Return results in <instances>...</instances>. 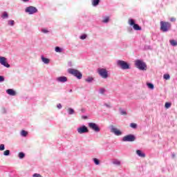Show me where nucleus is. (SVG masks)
Wrapping results in <instances>:
<instances>
[{"label": "nucleus", "mask_w": 177, "mask_h": 177, "mask_svg": "<svg viewBox=\"0 0 177 177\" xmlns=\"http://www.w3.org/2000/svg\"><path fill=\"white\" fill-rule=\"evenodd\" d=\"M86 35H82L80 36V39H86Z\"/></svg>", "instance_id": "c9c22d12"}, {"label": "nucleus", "mask_w": 177, "mask_h": 177, "mask_svg": "<svg viewBox=\"0 0 177 177\" xmlns=\"http://www.w3.org/2000/svg\"><path fill=\"white\" fill-rule=\"evenodd\" d=\"M57 107V109H62V104H58Z\"/></svg>", "instance_id": "a19ab883"}, {"label": "nucleus", "mask_w": 177, "mask_h": 177, "mask_svg": "<svg viewBox=\"0 0 177 177\" xmlns=\"http://www.w3.org/2000/svg\"><path fill=\"white\" fill-rule=\"evenodd\" d=\"M165 109H169L171 107V103L170 102H166L165 104Z\"/></svg>", "instance_id": "473e14b6"}, {"label": "nucleus", "mask_w": 177, "mask_h": 177, "mask_svg": "<svg viewBox=\"0 0 177 177\" xmlns=\"http://www.w3.org/2000/svg\"><path fill=\"white\" fill-rule=\"evenodd\" d=\"M3 150H5V145L1 144L0 145V151H3Z\"/></svg>", "instance_id": "72a5a7b5"}, {"label": "nucleus", "mask_w": 177, "mask_h": 177, "mask_svg": "<svg viewBox=\"0 0 177 177\" xmlns=\"http://www.w3.org/2000/svg\"><path fill=\"white\" fill-rule=\"evenodd\" d=\"M120 113L121 114V115H127V111H125V110L120 108Z\"/></svg>", "instance_id": "4be33fe9"}, {"label": "nucleus", "mask_w": 177, "mask_h": 177, "mask_svg": "<svg viewBox=\"0 0 177 177\" xmlns=\"http://www.w3.org/2000/svg\"><path fill=\"white\" fill-rule=\"evenodd\" d=\"M100 2V0H93L92 5H93V6H97V5H99Z\"/></svg>", "instance_id": "f3484780"}, {"label": "nucleus", "mask_w": 177, "mask_h": 177, "mask_svg": "<svg viewBox=\"0 0 177 177\" xmlns=\"http://www.w3.org/2000/svg\"><path fill=\"white\" fill-rule=\"evenodd\" d=\"M136 154H138L139 157H142V158H145V157H146V154L139 149L136 151Z\"/></svg>", "instance_id": "2eb2a0df"}, {"label": "nucleus", "mask_w": 177, "mask_h": 177, "mask_svg": "<svg viewBox=\"0 0 177 177\" xmlns=\"http://www.w3.org/2000/svg\"><path fill=\"white\" fill-rule=\"evenodd\" d=\"M109 18L106 17L102 21L103 23H109Z\"/></svg>", "instance_id": "f704fd0d"}, {"label": "nucleus", "mask_w": 177, "mask_h": 177, "mask_svg": "<svg viewBox=\"0 0 177 177\" xmlns=\"http://www.w3.org/2000/svg\"><path fill=\"white\" fill-rule=\"evenodd\" d=\"M136 67L139 70H142V71H146L147 70V66L146 63L143 62L140 59H138L136 61Z\"/></svg>", "instance_id": "7ed1b4c3"}, {"label": "nucleus", "mask_w": 177, "mask_h": 177, "mask_svg": "<svg viewBox=\"0 0 177 177\" xmlns=\"http://www.w3.org/2000/svg\"><path fill=\"white\" fill-rule=\"evenodd\" d=\"M147 85L149 89H154V84L151 83H147Z\"/></svg>", "instance_id": "5701e85b"}, {"label": "nucleus", "mask_w": 177, "mask_h": 177, "mask_svg": "<svg viewBox=\"0 0 177 177\" xmlns=\"http://www.w3.org/2000/svg\"><path fill=\"white\" fill-rule=\"evenodd\" d=\"M131 128H133V129H136L138 128V124L135 123H131L130 124Z\"/></svg>", "instance_id": "b1692460"}, {"label": "nucleus", "mask_w": 177, "mask_h": 177, "mask_svg": "<svg viewBox=\"0 0 177 177\" xmlns=\"http://www.w3.org/2000/svg\"><path fill=\"white\" fill-rule=\"evenodd\" d=\"M8 95H10V96H16V91H15L12 88H9L6 91Z\"/></svg>", "instance_id": "4468645a"}, {"label": "nucleus", "mask_w": 177, "mask_h": 177, "mask_svg": "<svg viewBox=\"0 0 177 177\" xmlns=\"http://www.w3.org/2000/svg\"><path fill=\"white\" fill-rule=\"evenodd\" d=\"M169 42L171 46H177V41L176 40L171 39L169 40Z\"/></svg>", "instance_id": "a211bd4d"}, {"label": "nucleus", "mask_w": 177, "mask_h": 177, "mask_svg": "<svg viewBox=\"0 0 177 177\" xmlns=\"http://www.w3.org/2000/svg\"><path fill=\"white\" fill-rule=\"evenodd\" d=\"M104 106H106V107H108V109L111 108V106L110 104H104Z\"/></svg>", "instance_id": "ea45409f"}, {"label": "nucleus", "mask_w": 177, "mask_h": 177, "mask_svg": "<svg viewBox=\"0 0 177 177\" xmlns=\"http://www.w3.org/2000/svg\"><path fill=\"white\" fill-rule=\"evenodd\" d=\"M41 32H44V34H46L49 32V31L46 29H41Z\"/></svg>", "instance_id": "4c0bfd02"}, {"label": "nucleus", "mask_w": 177, "mask_h": 177, "mask_svg": "<svg viewBox=\"0 0 177 177\" xmlns=\"http://www.w3.org/2000/svg\"><path fill=\"white\" fill-rule=\"evenodd\" d=\"M163 78L164 80H169V78H171V76L169 75V74H165L163 75Z\"/></svg>", "instance_id": "cd10ccee"}, {"label": "nucleus", "mask_w": 177, "mask_h": 177, "mask_svg": "<svg viewBox=\"0 0 177 177\" xmlns=\"http://www.w3.org/2000/svg\"><path fill=\"white\" fill-rule=\"evenodd\" d=\"M82 118L84 119V120H86V118H88V116H86V115H83V116H82Z\"/></svg>", "instance_id": "37998d69"}, {"label": "nucleus", "mask_w": 177, "mask_h": 177, "mask_svg": "<svg viewBox=\"0 0 177 177\" xmlns=\"http://www.w3.org/2000/svg\"><path fill=\"white\" fill-rule=\"evenodd\" d=\"M8 25L12 26H15V21L14 20H9L8 21Z\"/></svg>", "instance_id": "7c9ffc66"}, {"label": "nucleus", "mask_w": 177, "mask_h": 177, "mask_svg": "<svg viewBox=\"0 0 177 177\" xmlns=\"http://www.w3.org/2000/svg\"><path fill=\"white\" fill-rule=\"evenodd\" d=\"M97 73L102 78H104V80H106V78H109V72L106 68H98Z\"/></svg>", "instance_id": "39448f33"}, {"label": "nucleus", "mask_w": 177, "mask_h": 177, "mask_svg": "<svg viewBox=\"0 0 177 177\" xmlns=\"http://www.w3.org/2000/svg\"><path fill=\"white\" fill-rule=\"evenodd\" d=\"M28 134V133L24 130L21 131V136H27V135Z\"/></svg>", "instance_id": "c85d7f7f"}, {"label": "nucleus", "mask_w": 177, "mask_h": 177, "mask_svg": "<svg viewBox=\"0 0 177 177\" xmlns=\"http://www.w3.org/2000/svg\"><path fill=\"white\" fill-rule=\"evenodd\" d=\"M0 64L2 66H4V67H6L7 68H9V67H10V65L8 63L5 57H0Z\"/></svg>", "instance_id": "f8f14e48"}, {"label": "nucleus", "mask_w": 177, "mask_h": 177, "mask_svg": "<svg viewBox=\"0 0 177 177\" xmlns=\"http://www.w3.org/2000/svg\"><path fill=\"white\" fill-rule=\"evenodd\" d=\"M24 2H28L29 0H22Z\"/></svg>", "instance_id": "a18cd8bd"}, {"label": "nucleus", "mask_w": 177, "mask_h": 177, "mask_svg": "<svg viewBox=\"0 0 177 177\" xmlns=\"http://www.w3.org/2000/svg\"><path fill=\"white\" fill-rule=\"evenodd\" d=\"M55 52H57L58 53H62V52H63V49H62L59 46H57V47H55Z\"/></svg>", "instance_id": "412c9836"}, {"label": "nucleus", "mask_w": 177, "mask_h": 177, "mask_svg": "<svg viewBox=\"0 0 177 177\" xmlns=\"http://www.w3.org/2000/svg\"><path fill=\"white\" fill-rule=\"evenodd\" d=\"M2 19H8V12H4L3 14L1 16Z\"/></svg>", "instance_id": "bb28decb"}, {"label": "nucleus", "mask_w": 177, "mask_h": 177, "mask_svg": "<svg viewBox=\"0 0 177 177\" xmlns=\"http://www.w3.org/2000/svg\"><path fill=\"white\" fill-rule=\"evenodd\" d=\"M10 150H6L4 152H3V156H10Z\"/></svg>", "instance_id": "c756f323"}, {"label": "nucleus", "mask_w": 177, "mask_h": 177, "mask_svg": "<svg viewBox=\"0 0 177 177\" xmlns=\"http://www.w3.org/2000/svg\"><path fill=\"white\" fill-rule=\"evenodd\" d=\"M68 73H69V74H71L74 77H76V78H77V80L82 79V73L77 69L71 68L68 70Z\"/></svg>", "instance_id": "20e7f679"}, {"label": "nucleus", "mask_w": 177, "mask_h": 177, "mask_svg": "<svg viewBox=\"0 0 177 177\" xmlns=\"http://www.w3.org/2000/svg\"><path fill=\"white\" fill-rule=\"evenodd\" d=\"M171 23L161 21H160V31L162 32H168L171 30Z\"/></svg>", "instance_id": "f257e3e1"}, {"label": "nucleus", "mask_w": 177, "mask_h": 177, "mask_svg": "<svg viewBox=\"0 0 177 177\" xmlns=\"http://www.w3.org/2000/svg\"><path fill=\"white\" fill-rule=\"evenodd\" d=\"M26 13H29V15H34V13H37V12H38V10L34 6H29L26 8Z\"/></svg>", "instance_id": "1a4fd4ad"}, {"label": "nucleus", "mask_w": 177, "mask_h": 177, "mask_svg": "<svg viewBox=\"0 0 177 177\" xmlns=\"http://www.w3.org/2000/svg\"><path fill=\"white\" fill-rule=\"evenodd\" d=\"M173 157H175V155H174V154H173Z\"/></svg>", "instance_id": "de8ad7c7"}, {"label": "nucleus", "mask_w": 177, "mask_h": 177, "mask_svg": "<svg viewBox=\"0 0 177 177\" xmlns=\"http://www.w3.org/2000/svg\"><path fill=\"white\" fill-rule=\"evenodd\" d=\"M88 127L95 132H100V127L97 124L93 122L88 123Z\"/></svg>", "instance_id": "6e6552de"}, {"label": "nucleus", "mask_w": 177, "mask_h": 177, "mask_svg": "<svg viewBox=\"0 0 177 177\" xmlns=\"http://www.w3.org/2000/svg\"><path fill=\"white\" fill-rule=\"evenodd\" d=\"M74 113H75V111L73 109V108L68 109V113L69 114V115L74 114Z\"/></svg>", "instance_id": "6ab92c4d"}, {"label": "nucleus", "mask_w": 177, "mask_h": 177, "mask_svg": "<svg viewBox=\"0 0 177 177\" xmlns=\"http://www.w3.org/2000/svg\"><path fill=\"white\" fill-rule=\"evenodd\" d=\"M176 18H171L170 21H176Z\"/></svg>", "instance_id": "79ce46f5"}, {"label": "nucleus", "mask_w": 177, "mask_h": 177, "mask_svg": "<svg viewBox=\"0 0 177 177\" xmlns=\"http://www.w3.org/2000/svg\"><path fill=\"white\" fill-rule=\"evenodd\" d=\"M69 92H73V90H70Z\"/></svg>", "instance_id": "49530a36"}, {"label": "nucleus", "mask_w": 177, "mask_h": 177, "mask_svg": "<svg viewBox=\"0 0 177 177\" xmlns=\"http://www.w3.org/2000/svg\"><path fill=\"white\" fill-rule=\"evenodd\" d=\"M122 142H135L136 137L133 134L125 136L122 139Z\"/></svg>", "instance_id": "423d86ee"}, {"label": "nucleus", "mask_w": 177, "mask_h": 177, "mask_svg": "<svg viewBox=\"0 0 177 177\" xmlns=\"http://www.w3.org/2000/svg\"><path fill=\"white\" fill-rule=\"evenodd\" d=\"M41 61L43 62V63H44L45 64H49L50 60L48 58H45L44 57V55L41 56Z\"/></svg>", "instance_id": "dca6fc26"}, {"label": "nucleus", "mask_w": 177, "mask_h": 177, "mask_svg": "<svg viewBox=\"0 0 177 177\" xmlns=\"http://www.w3.org/2000/svg\"><path fill=\"white\" fill-rule=\"evenodd\" d=\"M129 24H130V26H132L133 30H135L136 31H140L142 30V27H140V26H139L138 24H135V21L132 19H130L129 20Z\"/></svg>", "instance_id": "0eeeda50"}, {"label": "nucleus", "mask_w": 177, "mask_h": 177, "mask_svg": "<svg viewBox=\"0 0 177 177\" xmlns=\"http://www.w3.org/2000/svg\"><path fill=\"white\" fill-rule=\"evenodd\" d=\"M93 161H94L95 165H99V164H100V161L96 158H93Z\"/></svg>", "instance_id": "a878e982"}, {"label": "nucleus", "mask_w": 177, "mask_h": 177, "mask_svg": "<svg viewBox=\"0 0 177 177\" xmlns=\"http://www.w3.org/2000/svg\"><path fill=\"white\" fill-rule=\"evenodd\" d=\"M57 82H62V84H64V82H67V77L66 76H61L57 77Z\"/></svg>", "instance_id": "ddd939ff"}, {"label": "nucleus", "mask_w": 177, "mask_h": 177, "mask_svg": "<svg viewBox=\"0 0 177 177\" xmlns=\"http://www.w3.org/2000/svg\"><path fill=\"white\" fill-rule=\"evenodd\" d=\"M85 81H86V82H88V83L90 84L91 82H93V77H87L86 79H85Z\"/></svg>", "instance_id": "aec40b11"}, {"label": "nucleus", "mask_w": 177, "mask_h": 177, "mask_svg": "<svg viewBox=\"0 0 177 177\" xmlns=\"http://www.w3.org/2000/svg\"><path fill=\"white\" fill-rule=\"evenodd\" d=\"M113 164H114L115 165H121V162H120L119 160H114L113 162Z\"/></svg>", "instance_id": "2f4dec72"}, {"label": "nucleus", "mask_w": 177, "mask_h": 177, "mask_svg": "<svg viewBox=\"0 0 177 177\" xmlns=\"http://www.w3.org/2000/svg\"><path fill=\"white\" fill-rule=\"evenodd\" d=\"M81 111H82V113H85V109H82Z\"/></svg>", "instance_id": "c03bdc74"}, {"label": "nucleus", "mask_w": 177, "mask_h": 177, "mask_svg": "<svg viewBox=\"0 0 177 177\" xmlns=\"http://www.w3.org/2000/svg\"><path fill=\"white\" fill-rule=\"evenodd\" d=\"M117 66L120 67L122 70H129L131 66L128 62L122 60H118L117 61Z\"/></svg>", "instance_id": "f03ea898"}, {"label": "nucleus", "mask_w": 177, "mask_h": 177, "mask_svg": "<svg viewBox=\"0 0 177 177\" xmlns=\"http://www.w3.org/2000/svg\"><path fill=\"white\" fill-rule=\"evenodd\" d=\"M24 157H26V154H24V153L23 152H19V158H24Z\"/></svg>", "instance_id": "393cba45"}, {"label": "nucleus", "mask_w": 177, "mask_h": 177, "mask_svg": "<svg viewBox=\"0 0 177 177\" xmlns=\"http://www.w3.org/2000/svg\"><path fill=\"white\" fill-rule=\"evenodd\" d=\"M77 132L78 133H88V132H89V130L88 129V127H86V126L83 125L77 128Z\"/></svg>", "instance_id": "9d476101"}, {"label": "nucleus", "mask_w": 177, "mask_h": 177, "mask_svg": "<svg viewBox=\"0 0 177 177\" xmlns=\"http://www.w3.org/2000/svg\"><path fill=\"white\" fill-rule=\"evenodd\" d=\"M5 81V77L3 76H0V82H3Z\"/></svg>", "instance_id": "58836bf2"}, {"label": "nucleus", "mask_w": 177, "mask_h": 177, "mask_svg": "<svg viewBox=\"0 0 177 177\" xmlns=\"http://www.w3.org/2000/svg\"><path fill=\"white\" fill-rule=\"evenodd\" d=\"M111 132L114 133L116 136H120V135H122V132H121V131L118 130L117 128L114 127V126H111Z\"/></svg>", "instance_id": "9b49d317"}, {"label": "nucleus", "mask_w": 177, "mask_h": 177, "mask_svg": "<svg viewBox=\"0 0 177 177\" xmlns=\"http://www.w3.org/2000/svg\"><path fill=\"white\" fill-rule=\"evenodd\" d=\"M104 92H106V90L104 88L100 89V93H101L102 95H103V93H104Z\"/></svg>", "instance_id": "e433bc0d"}]
</instances>
